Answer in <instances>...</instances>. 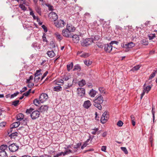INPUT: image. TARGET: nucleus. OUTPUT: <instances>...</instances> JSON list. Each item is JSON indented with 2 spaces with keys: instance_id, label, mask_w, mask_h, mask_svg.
<instances>
[{
  "instance_id": "1",
  "label": "nucleus",
  "mask_w": 157,
  "mask_h": 157,
  "mask_svg": "<svg viewBox=\"0 0 157 157\" xmlns=\"http://www.w3.org/2000/svg\"><path fill=\"white\" fill-rule=\"evenodd\" d=\"M103 101V98L101 95L100 94L96 99L93 101V105L99 110H101L102 106L101 105Z\"/></svg>"
},
{
  "instance_id": "2",
  "label": "nucleus",
  "mask_w": 157,
  "mask_h": 157,
  "mask_svg": "<svg viewBox=\"0 0 157 157\" xmlns=\"http://www.w3.org/2000/svg\"><path fill=\"white\" fill-rule=\"evenodd\" d=\"M93 42L92 38H86L81 41V45L83 47H86L91 44Z\"/></svg>"
},
{
  "instance_id": "3",
  "label": "nucleus",
  "mask_w": 157,
  "mask_h": 157,
  "mask_svg": "<svg viewBox=\"0 0 157 157\" xmlns=\"http://www.w3.org/2000/svg\"><path fill=\"white\" fill-rule=\"evenodd\" d=\"M54 24L56 28H61L64 27L66 25V23L64 20L60 19L57 20L55 21Z\"/></svg>"
},
{
  "instance_id": "4",
  "label": "nucleus",
  "mask_w": 157,
  "mask_h": 157,
  "mask_svg": "<svg viewBox=\"0 0 157 157\" xmlns=\"http://www.w3.org/2000/svg\"><path fill=\"white\" fill-rule=\"evenodd\" d=\"M109 116L108 112L105 111L102 114L101 118V123L104 124L106 123L109 119Z\"/></svg>"
},
{
  "instance_id": "5",
  "label": "nucleus",
  "mask_w": 157,
  "mask_h": 157,
  "mask_svg": "<svg viewBox=\"0 0 157 157\" xmlns=\"http://www.w3.org/2000/svg\"><path fill=\"white\" fill-rule=\"evenodd\" d=\"M72 34V33L67 28L64 29L62 31V35L67 38H71Z\"/></svg>"
},
{
  "instance_id": "6",
  "label": "nucleus",
  "mask_w": 157,
  "mask_h": 157,
  "mask_svg": "<svg viewBox=\"0 0 157 157\" xmlns=\"http://www.w3.org/2000/svg\"><path fill=\"white\" fill-rule=\"evenodd\" d=\"M19 148V146L16 144L13 143L10 145L9 149L10 151L12 152H14L17 151Z\"/></svg>"
},
{
  "instance_id": "7",
  "label": "nucleus",
  "mask_w": 157,
  "mask_h": 157,
  "mask_svg": "<svg viewBox=\"0 0 157 157\" xmlns=\"http://www.w3.org/2000/svg\"><path fill=\"white\" fill-rule=\"evenodd\" d=\"M77 94L78 96L82 97L85 96V89L80 87L78 88L77 89Z\"/></svg>"
},
{
  "instance_id": "8",
  "label": "nucleus",
  "mask_w": 157,
  "mask_h": 157,
  "mask_svg": "<svg viewBox=\"0 0 157 157\" xmlns=\"http://www.w3.org/2000/svg\"><path fill=\"white\" fill-rule=\"evenodd\" d=\"M40 114L39 111L38 110H35L31 113L30 116L32 119L35 120L39 117Z\"/></svg>"
},
{
  "instance_id": "9",
  "label": "nucleus",
  "mask_w": 157,
  "mask_h": 157,
  "mask_svg": "<svg viewBox=\"0 0 157 157\" xmlns=\"http://www.w3.org/2000/svg\"><path fill=\"white\" fill-rule=\"evenodd\" d=\"M48 97L47 94L46 93L41 94L39 97V100L41 103H43L48 99Z\"/></svg>"
},
{
  "instance_id": "10",
  "label": "nucleus",
  "mask_w": 157,
  "mask_h": 157,
  "mask_svg": "<svg viewBox=\"0 0 157 157\" xmlns=\"http://www.w3.org/2000/svg\"><path fill=\"white\" fill-rule=\"evenodd\" d=\"M48 17L50 19H52L54 21H56L58 18V16L57 14L53 12H50L48 15Z\"/></svg>"
},
{
  "instance_id": "11",
  "label": "nucleus",
  "mask_w": 157,
  "mask_h": 157,
  "mask_svg": "<svg viewBox=\"0 0 157 157\" xmlns=\"http://www.w3.org/2000/svg\"><path fill=\"white\" fill-rule=\"evenodd\" d=\"M112 45L110 43L104 44V50L106 52H110L112 49Z\"/></svg>"
},
{
  "instance_id": "12",
  "label": "nucleus",
  "mask_w": 157,
  "mask_h": 157,
  "mask_svg": "<svg viewBox=\"0 0 157 157\" xmlns=\"http://www.w3.org/2000/svg\"><path fill=\"white\" fill-rule=\"evenodd\" d=\"M134 46V44L132 42L128 43L125 44H121V47H122L126 48H130Z\"/></svg>"
},
{
  "instance_id": "13",
  "label": "nucleus",
  "mask_w": 157,
  "mask_h": 157,
  "mask_svg": "<svg viewBox=\"0 0 157 157\" xmlns=\"http://www.w3.org/2000/svg\"><path fill=\"white\" fill-rule=\"evenodd\" d=\"M20 124V123L19 121L13 123L10 126V132H11L12 131V129L18 127Z\"/></svg>"
},
{
  "instance_id": "14",
  "label": "nucleus",
  "mask_w": 157,
  "mask_h": 157,
  "mask_svg": "<svg viewBox=\"0 0 157 157\" xmlns=\"http://www.w3.org/2000/svg\"><path fill=\"white\" fill-rule=\"evenodd\" d=\"M48 107L47 105H42L39 109V110L41 113H44L48 110Z\"/></svg>"
},
{
  "instance_id": "15",
  "label": "nucleus",
  "mask_w": 157,
  "mask_h": 157,
  "mask_svg": "<svg viewBox=\"0 0 157 157\" xmlns=\"http://www.w3.org/2000/svg\"><path fill=\"white\" fill-rule=\"evenodd\" d=\"M66 28L71 33L72 32L75 31L76 29V28L71 24H67Z\"/></svg>"
},
{
  "instance_id": "16",
  "label": "nucleus",
  "mask_w": 157,
  "mask_h": 157,
  "mask_svg": "<svg viewBox=\"0 0 157 157\" xmlns=\"http://www.w3.org/2000/svg\"><path fill=\"white\" fill-rule=\"evenodd\" d=\"M71 38H72L73 42L75 43H77L79 40V37L78 35H73L72 34Z\"/></svg>"
},
{
  "instance_id": "17",
  "label": "nucleus",
  "mask_w": 157,
  "mask_h": 157,
  "mask_svg": "<svg viewBox=\"0 0 157 157\" xmlns=\"http://www.w3.org/2000/svg\"><path fill=\"white\" fill-rule=\"evenodd\" d=\"M146 86V83H145L143 86L144 90L147 93L150 90L152 86V85L151 84V85H148L147 86Z\"/></svg>"
},
{
  "instance_id": "18",
  "label": "nucleus",
  "mask_w": 157,
  "mask_h": 157,
  "mask_svg": "<svg viewBox=\"0 0 157 157\" xmlns=\"http://www.w3.org/2000/svg\"><path fill=\"white\" fill-rule=\"evenodd\" d=\"M91 105V103L89 100L85 101L83 103V106L85 108L88 109Z\"/></svg>"
},
{
  "instance_id": "19",
  "label": "nucleus",
  "mask_w": 157,
  "mask_h": 157,
  "mask_svg": "<svg viewBox=\"0 0 157 157\" xmlns=\"http://www.w3.org/2000/svg\"><path fill=\"white\" fill-rule=\"evenodd\" d=\"M24 117V115L22 113H20L17 115L16 118L17 120L20 121L23 120Z\"/></svg>"
},
{
  "instance_id": "20",
  "label": "nucleus",
  "mask_w": 157,
  "mask_h": 157,
  "mask_svg": "<svg viewBox=\"0 0 157 157\" xmlns=\"http://www.w3.org/2000/svg\"><path fill=\"white\" fill-rule=\"evenodd\" d=\"M97 92L93 89L91 90L89 93V94L92 97H94L96 94Z\"/></svg>"
},
{
  "instance_id": "21",
  "label": "nucleus",
  "mask_w": 157,
  "mask_h": 157,
  "mask_svg": "<svg viewBox=\"0 0 157 157\" xmlns=\"http://www.w3.org/2000/svg\"><path fill=\"white\" fill-rule=\"evenodd\" d=\"M47 54L48 56L50 58H52L55 56V53L53 51H48Z\"/></svg>"
},
{
  "instance_id": "22",
  "label": "nucleus",
  "mask_w": 157,
  "mask_h": 157,
  "mask_svg": "<svg viewBox=\"0 0 157 157\" xmlns=\"http://www.w3.org/2000/svg\"><path fill=\"white\" fill-rule=\"evenodd\" d=\"M0 157H8L6 151H0Z\"/></svg>"
},
{
  "instance_id": "23",
  "label": "nucleus",
  "mask_w": 157,
  "mask_h": 157,
  "mask_svg": "<svg viewBox=\"0 0 157 157\" xmlns=\"http://www.w3.org/2000/svg\"><path fill=\"white\" fill-rule=\"evenodd\" d=\"M81 69V67L78 64H77L74 66L73 70L74 71H80Z\"/></svg>"
},
{
  "instance_id": "24",
  "label": "nucleus",
  "mask_w": 157,
  "mask_h": 157,
  "mask_svg": "<svg viewBox=\"0 0 157 157\" xmlns=\"http://www.w3.org/2000/svg\"><path fill=\"white\" fill-rule=\"evenodd\" d=\"M86 82L85 80L82 79L78 82V85L79 86H83L86 84Z\"/></svg>"
},
{
  "instance_id": "25",
  "label": "nucleus",
  "mask_w": 157,
  "mask_h": 157,
  "mask_svg": "<svg viewBox=\"0 0 157 157\" xmlns=\"http://www.w3.org/2000/svg\"><path fill=\"white\" fill-rule=\"evenodd\" d=\"M157 72V69L156 70H154L153 71V72L150 75L148 80H151L153 78L155 75L156 73Z\"/></svg>"
},
{
  "instance_id": "26",
  "label": "nucleus",
  "mask_w": 157,
  "mask_h": 157,
  "mask_svg": "<svg viewBox=\"0 0 157 157\" xmlns=\"http://www.w3.org/2000/svg\"><path fill=\"white\" fill-rule=\"evenodd\" d=\"M8 146L6 145L3 144L1 145L0 147V149L1 151H6V150H7Z\"/></svg>"
},
{
  "instance_id": "27",
  "label": "nucleus",
  "mask_w": 157,
  "mask_h": 157,
  "mask_svg": "<svg viewBox=\"0 0 157 157\" xmlns=\"http://www.w3.org/2000/svg\"><path fill=\"white\" fill-rule=\"evenodd\" d=\"M62 87L60 86H57L54 87V90L55 91L59 92L62 90Z\"/></svg>"
},
{
  "instance_id": "28",
  "label": "nucleus",
  "mask_w": 157,
  "mask_h": 157,
  "mask_svg": "<svg viewBox=\"0 0 157 157\" xmlns=\"http://www.w3.org/2000/svg\"><path fill=\"white\" fill-rule=\"evenodd\" d=\"M130 118L132 121V125L133 126H135L136 124L135 119L133 115H131L130 116Z\"/></svg>"
},
{
  "instance_id": "29",
  "label": "nucleus",
  "mask_w": 157,
  "mask_h": 157,
  "mask_svg": "<svg viewBox=\"0 0 157 157\" xmlns=\"http://www.w3.org/2000/svg\"><path fill=\"white\" fill-rule=\"evenodd\" d=\"M73 66V63L72 62H71L69 64H67V70L68 71H70L72 68Z\"/></svg>"
},
{
  "instance_id": "30",
  "label": "nucleus",
  "mask_w": 157,
  "mask_h": 157,
  "mask_svg": "<svg viewBox=\"0 0 157 157\" xmlns=\"http://www.w3.org/2000/svg\"><path fill=\"white\" fill-rule=\"evenodd\" d=\"M35 10L36 12L40 16L41 15V11L40 8L38 6L35 7Z\"/></svg>"
},
{
  "instance_id": "31",
  "label": "nucleus",
  "mask_w": 157,
  "mask_h": 157,
  "mask_svg": "<svg viewBox=\"0 0 157 157\" xmlns=\"http://www.w3.org/2000/svg\"><path fill=\"white\" fill-rule=\"evenodd\" d=\"M55 35L56 36L57 38L59 39V40H61L63 39L62 36L59 33L57 32L56 33H55Z\"/></svg>"
},
{
  "instance_id": "32",
  "label": "nucleus",
  "mask_w": 157,
  "mask_h": 157,
  "mask_svg": "<svg viewBox=\"0 0 157 157\" xmlns=\"http://www.w3.org/2000/svg\"><path fill=\"white\" fill-rule=\"evenodd\" d=\"M140 67V66L139 65H137L134 67L131 70V71H136L138 70Z\"/></svg>"
},
{
  "instance_id": "33",
  "label": "nucleus",
  "mask_w": 157,
  "mask_h": 157,
  "mask_svg": "<svg viewBox=\"0 0 157 157\" xmlns=\"http://www.w3.org/2000/svg\"><path fill=\"white\" fill-rule=\"evenodd\" d=\"M84 63L87 66H89L92 63V61L89 60H85L84 61Z\"/></svg>"
},
{
  "instance_id": "34",
  "label": "nucleus",
  "mask_w": 157,
  "mask_h": 157,
  "mask_svg": "<svg viewBox=\"0 0 157 157\" xmlns=\"http://www.w3.org/2000/svg\"><path fill=\"white\" fill-rule=\"evenodd\" d=\"M32 47L35 49H39V46H38V44L36 42H33L32 44Z\"/></svg>"
},
{
  "instance_id": "35",
  "label": "nucleus",
  "mask_w": 157,
  "mask_h": 157,
  "mask_svg": "<svg viewBox=\"0 0 157 157\" xmlns=\"http://www.w3.org/2000/svg\"><path fill=\"white\" fill-rule=\"evenodd\" d=\"M90 56L89 53L84 52L80 55L81 57L86 58Z\"/></svg>"
},
{
  "instance_id": "36",
  "label": "nucleus",
  "mask_w": 157,
  "mask_h": 157,
  "mask_svg": "<svg viewBox=\"0 0 157 157\" xmlns=\"http://www.w3.org/2000/svg\"><path fill=\"white\" fill-rule=\"evenodd\" d=\"M17 132L12 133L10 134L9 135V136L11 138H14V136H17Z\"/></svg>"
},
{
  "instance_id": "37",
  "label": "nucleus",
  "mask_w": 157,
  "mask_h": 157,
  "mask_svg": "<svg viewBox=\"0 0 157 157\" xmlns=\"http://www.w3.org/2000/svg\"><path fill=\"white\" fill-rule=\"evenodd\" d=\"M148 37L149 40H151L155 37V34H150L148 35Z\"/></svg>"
},
{
  "instance_id": "38",
  "label": "nucleus",
  "mask_w": 157,
  "mask_h": 157,
  "mask_svg": "<svg viewBox=\"0 0 157 157\" xmlns=\"http://www.w3.org/2000/svg\"><path fill=\"white\" fill-rule=\"evenodd\" d=\"M40 101L38 99H35L33 100V103L36 106H38L40 104Z\"/></svg>"
},
{
  "instance_id": "39",
  "label": "nucleus",
  "mask_w": 157,
  "mask_h": 157,
  "mask_svg": "<svg viewBox=\"0 0 157 157\" xmlns=\"http://www.w3.org/2000/svg\"><path fill=\"white\" fill-rule=\"evenodd\" d=\"M28 121L27 118H25L24 120H23L21 122V123L24 125H27V122H28Z\"/></svg>"
},
{
  "instance_id": "40",
  "label": "nucleus",
  "mask_w": 157,
  "mask_h": 157,
  "mask_svg": "<svg viewBox=\"0 0 157 157\" xmlns=\"http://www.w3.org/2000/svg\"><path fill=\"white\" fill-rule=\"evenodd\" d=\"M30 15L32 16L33 19H37V21H38V20L39 19V18H38V17H36L35 15H34V13H33V11H31L30 12Z\"/></svg>"
},
{
  "instance_id": "41",
  "label": "nucleus",
  "mask_w": 157,
  "mask_h": 157,
  "mask_svg": "<svg viewBox=\"0 0 157 157\" xmlns=\"http://www.w3.org/2000/svg\"><path fill=\"white\" fill-rule=\"evenodd\" d=\"M41 70L40 69L37 70L36 71V72L35 73V77L38 76L39 75H40V74H42L40 73Z\"/></svg>"
},
{
  "instance_id": "42",
  "label": "nucleus",
  "mask_w": 157,
  "mask_h": 157,
  "mask_svg": "<svg viewBox=\"0 0 157 157\" xmlns=\"http://www.w3.org/2000/svg\"><path fill=\"white\" fill-rule=\"evenodd\" d=\"M19 102V100H15L13 102L12 104L14 106L16 107L18 105Z\"/></svg>"
},
{
  "instance_id": "43",
  "label": "nucleus",
  "mask_w": 157,
  "mask_h": 157,
  "mask_svg": "<svg viewBox=\"0 0 157 157\" xmlns=\"http://www.w3.org/2000/svg\"><path fill=\"white\" fill-rule=\"evenodd\" d=\"M45 36V33H43V35L42 36L43 41L44 42H46V43H48V41L47 40Z\"/></svg>"
},
{
  "instance_id": "44",
  "label": "nucleus",
  "mask_w": 157,
  "mask_h": 157,
  "mask_svg": "<svg viewBox=\"0 0 157 157\" xmlns=\"http://www.w3.org/2000/svg\"><path fill=\"white\" fill-rule=\"evenodd\" d=\"M58 83H61L62 84H63L64 83L63 80L62 79H57L56 82V84H57L58 85H61V84H58Z\"/></svg>"
},
{
  "instance_id": "45",
  "label": "nucleus",
  "mask_w": 157,
  "mask_h": 157,
  "mask_svg": "<svg viewBox=\"0 0 157 157\" xmlns=\"http://www.w3.org/2000/svg\"><path fill=\"white\" fill-rule=\"evenodd\" d=\"M6 124V122L5 121H3L0 123V128H2L4 127Z\"/></svg>"
},
{
  "instance_id": "46",
  "label": "nucleus",
  "mask_w": 157,
  "mask_h": 157,
  "mask_svg": "<svg viewBox=\"0 0 157 157\" xmlns=\"http://www.w3.org/2000/svg\"><path fill=\"white\" fill-rule=\"evenodd\" d=\"M20 93L18 91L14 93V94H11L10 96V98H13L14 97L16 96Z\"/></svg>"
},
{
  "instance_id": "47",
  "label": "nucleus",
  "mask_w": 157,
  "mask_h": 157,
  "mask_svg": "<svg viewBox=\"0 0 157 157\" xmlns=\"http://www.w3.org/2000/svg\"><path fill=\"white\" fill-rule=\"evenodd\" d=\"M19 7L24 10H26L27 9V8L23 4H20L19 5Z\"/></svg>"
},
{
  "instance_id": "48",
  "label": "nucleus",
  "mask_w": 157,
  "mask_h": 157,
  "mask_svg": "<svg viewBox=\"0 0 157 157\" xmlns=\"http://www.w3.org/2000/svg\"><path fill=\"white\" fill-rule=\"evenodd\" d=\"M97 45L99 48H101L104 46V45L103 44L100 42L98 43L97 44Z\"/></svg>"
},
{
  "instance_id": "49",
  "label": "nucleus",
  "mask_w": 157,
  "mask_h": 157,
  "mask_svg": "<svg viewBox=\"0 0 157 157\" xmlns=\"http://www.w3.org/2000/svg\"><path fill=\"white\" fill-rule=\"evenodd\" d=\"M33 110H34V109L30 108L29 109L26 110V113L28 114H30L33 112Z\"/></svg>"
},
{
  "instance_id": "50",
  "label": "nucleus",
  "mask_w": 157,
  "mask_h": 157,
  "mask_svg": "<svg viewBox=\"0 0 157 157\" xmlns=\"http://www.w3.org/2000/svg\"><path fill=\"white\" fill-rule=\"evenodd\" d=\"M105 89L103 87H100L98 90L101 94L105 93Z\"/></svg>"
},
{
  "instance_id": "51",
  "label": "nucleus",
  "mask_w": 157,
  "mask_h": 157,
  "mask_svg": "<svg viewBox=\"0 0 157 157\" xmlns=\"http://www.w3.org/2000/svg\"><path fill=\"white\" fill-rule=\"evenodd\" d=\"M121 149L123 151L125 154H127L128 153V151L125 147H121Z\"/></svg>"
},
{
  "instance_id": "52",
  "label": "nucleus",
  "mask_w": 157,
  "mask_h": 157,
  "mask_svg": "<svg viewBox=\"0 0 157 157\" xmlns=\"http://www.w3.org/2000/svg\"><path fill=\"white\" fill-rule=\"evenodd\" d=\"M90 17V14L89 13H86L84 15V17L86 19H89Z\"/></svg>"
},
{
  "instance_id": "53",
  "label": "nucleus",
  "mask_w": 157,
  "mask_h": 157,
  "mask_svg": "<svg viewBox=\"0 0 157 157\" xmlns=\"http://www.w3.org/2000/svg\"><path fill=\"white\" fill-rule=\"evenodd\" d=\"M73 85V83L72 84H70L69 83H68L67 86H66L64 87V90H66V89H67L71 87Z\"/></svg>"
},
{
  "instance_id": "54",
  "label": "nucleus",
  "mask_w": 157,
  "mask_h": 157,
  "mask_svg": "<svg viewBox=\"0 0 157 157\" xmlns=\"http://www.w3.org/2000/svg\"><path fill=\"white\" fill-rule=\"evenodd\" d=\"M123 124V123L121 121H119L117 123V125L120 127H121Z\"/></svg>"
},
{
  "instance_id": "55",
  "label": "nucleus",
  "mask_w": 157,
  "mask_h": 157,
  "mask_svg": "<svg viewBox=\"0 0 157 157\" xmlns=\"http://www.w3.org/2000/svg\"><path fill=\"white\" fill-rule=\"evenodd\" d=\"M142 44L145 45H147L148 44V43L146 40H142Z\"/></svg>"
},
{
  "instance_id": "56",
  "label": "nucleus",
  "mask_w": 157,
  "mask_h": 157,
  "mask_svg": "<svg viewBox=\"0 0 157 157\" xmlns=\"http://www.w3.org/2000/svg\"><path fill=\"white\" fill-rule=\"evenodd\" d=\"M93 130L91 132L92 134L93 135H95L96 132L98 131V128L95 127L94 129H93Z\"/></svg>"
},
{
  "instance_id": "57",
  "label": "nucleus",
  "mask_w": 157,
  "mask_h": 157,
  "mask_svg": "<svg viewBox=\"0 0 157 157\" xmlns=\"http://www.w3.org/2000/svg\"><path fill=\"white\" fill-rule=\"evenodd\" d=\"M40 78L38 76L35 77L34 78V82L36 83H37L39 80L40 79Z\"/></svg>"
},
{
  "instance_id": "58",
  "label": "nucleus",
  "mask_w": 157,
  "mask_h": 157,
  "mask_svg": "<svg viewBox=\"0 0 157 157\" xmlns=\"http://www.w3.org/2000/svg\"><path fill=\"white\" fill-rule=\"evenodd\" d=\"M63 152H59L56 155L53 156L54 157H58L63 155Z\"/></svg>"
},
{
  "instance_id": "59",
  "label": "nucleus",
  "mask_w": 157,
  "mask_h": 157,
  "mask_svg": "<svg viewBox=\"0 0 157 157\" xmlns=\"http://www.w3.org/2000/svg\"><path fill=\"white\" fill-rule=\"evenodd\" d=\"M42 28L43 29L44 31L45 32H46L48 31V29L47 27L44 25H43L42 26Z\"/></svg>"
},
{
  "instance_id": "60",
  "label": "nucleus",
  "mask_w": 157,
  "mask_h": 157,
  "mask_svg": "<svg viewBox=\"0 0 157 157\" xmlns=\"http://www.w3.org/2000/svg\"><path fill=\"white\" fill-rule=\"evenodd\" d=\"M81 145V143L77 144L75 146L74 148L75 149H77L79 148Z\"/></svg>"
},
{
  "instance_id": "61",
  "label": "nucleus",
  "mask_w": 157,
  "mask_h": 157,
  "mask_svg": "<svg viewBox=\"0 0 157 157\" xmlns=\"http://www.w3.org/2000/svg\"><path fill=\"white\" fill-rule=\"evenodd\" d=\"M89 144H86V143L84 142L83 144L82 145L81 147V149H83V148L86 147Z\"/></svg>"
},
{
  "instance_id": "62",
  "label": "nucleus",
  "mask_w": 157,
  "mask_h": 157,
  "mask_svg": "<svg viewBox=\"0 0 157 157\" xmlns=\"http://www.w3.org/2000/svg\"><path fill=\"white\" fill-rule=\"evenodd\" d=\"M47 6L48 7L49 10H51V11H52L53 10V6H52L50 4H48V5H47Z\"/></svg>"
},
{
  "instance_id": "63",
  "label": "nucleus",
  "mask_w": 157,
  "mask_h": 157,
  "mask_svg": "<svg viewBox=\"0 0 157 157\" xmlns=\"http://www.w3.org/2000/svg\"><path fill=\"white\" fill-rule=\"evenodd\" d=\"M100 38V36H99L96 35L94 36V40H98Z\"/></svg>"
},
{
  "instance_id": "64",
  "label": "nucleus",
  "mask_w": 157,
  "mask_h": 157,
  "mask_svg": "<svg viewBox=\"0 0 157 157\" xmlns=\"http://www.w3.org/2000/svg\"><path fill=\"white\" fill-rule=\"evenodd\" d=\"M34 85V84L33 82H31L30 83H29L28 85V87L29 88H31L32 86H33Z\"/></svg>"
}]
</instances>
